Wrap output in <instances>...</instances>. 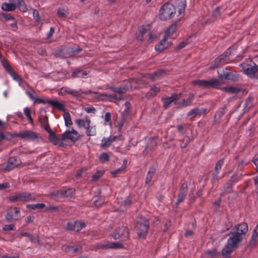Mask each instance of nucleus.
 <instances>
[{
  "instance_id": "1",
  "label": "nucleus",
  "mask_w": 258,
  "mask_h": 258,
  "mask_svg": "<svg viewBox=\"0 0 258 258\" xmlns=\"http://www.w3.org/2000/svg\"><path fill=\"white\" fill-rule=\"evenodd\" d=\"M248 231V225L246 223L242 222L238 224L229 233L227 241L228 244L238 246L239 243L242 241Z\"/></svg>"
},
{
  "instance_id": "2",
  "label": "nucleus",
  "mask_w": 258,
  "mask_h": 258,
  "mask_svg": "<svg viewBox=\"0 0 258 258\" xmlns=\"http://www.w3.org/2000/svg\"><path fill=\"white\" fill-rule=\"evenodd\" d=\"M109 89L114 93L113 94L103 93L100 94V97L103 100L117 103L118 101L124 99L123 94L128 89V87L122 86L118 87H110Z\"/></svg>"
},
{
  "instance_id": "3",
  "label": "nucleus",
  "mask_w": 258,
  "mask_h": 258,
  "mask_svg": "<svg viewBox=\"0 0 258 258\" xmlns=\"http://www.w3.org/2000/svg\"><path fill=\"white\" fill-rule=\"evenodd\" d=\"M244 74L250 78L258 79V66L251 60H246L239 64Z\"/></svg>"
},
{
  "instance_id": "4",
  "label": "nucleus",
  "mask_w": 258,
  "mask_h": 258,
  "mask_svg": "<svg viewBox=\"0 0 258 258\" xmlns=\"http://www.w3.org/2000/svg\"><path fill=\"white\" fill-rule=\"evenodd\" d=\"M176 13V9L172 4L166 3L160 9L159 17L161 20H167L173 17Z\"/></svg>"
},
{
  "instance_id": "5",
  "label": "nucleus",
  "mask_w": 258,
  "mask_h": 258,
  "mask_svg": "<svg viewBox=\"0 0 258 258\" xmlns=\"http://www.w3.org/2000/svg\"><path fill=\"white\" fill-rule=\"evenodd\" d=\"M230 48H229L226 51L222 54L220 55L217 57L211 63L210 66V69L212 70L218 67L221 64H224L227 63L229 61V57L230 55L229 52Z\"/></svg>"
},
{
  "instance_id": "6",
  "label": "nucleus",
  "mask_w": 258,
  "mask_h": 258,
  "mask_svg": "<svg viewBox=\"0 0 258 258\" xmlns=\"http://www.w3.org/2000/svg\"><path fill=\"white\" fill-rule=\"evenodd\" d=\"M113 238L120 241H125L129 237V232L126 226H121L115 229L112 234Z\"/></svg>"
},
{
  "instance_id": "7",
  "label": "nucleus",
  "mask_w": 258,
  "mask_h": 258,
  "mask_svg": "<svg viewBox=\"0 0 258 258\" xmlns=\"http://www.w3.org/2000/svg\"><path fill=\"white\" fill-rule=\"evenodd\" d=\"M21 217L20 209L17 207H11L9 209L5 215V219L8 222L18 220Z\"/></svg>"
},
{
  "instance_id": "8",
  "label": "nucleus",
  "mask_w": 258,
  "mask_h": 258,
  "mask_svg": "<svg viewBox=\"0 0 258 258\" xmlns=\"http://www.w3.org/2000/svg\"><path fill=\"white\" fill-rule=\"evenodd\" d=\"M17 137L29 142H33L38 139L37 134L31 130L21 132L17 135Z\"/></svg>"
},
{
  "instance_id": "9",
  "label": "nucleus",
  "mask_w": 258,
  "mask_h": 258,
  "mask_svg": "<svg viewBox=\"0 0 258 258\" xmlns=\"http://www.w3.org/2000/svg\"><path fill=\"white\" fill-rule=\"evenodd\" d=\"M149 227V222L145 220L143 222H138L136 225V230L138 235L140 238H145L148 233Z\"/></svg>"
},
{
  "instance_id": "10",
  "label": "nucleus",
  "mask_w": 258,
  "mask_h": 258,
  "mask_svg": "<svg viewBox=\"0 0 258 258\" xmlns=\"http://www.w3.org/2000/svg\"><path fill=\"white\" fill-rule=\"evenodd\" d=\"M137 38L138 40L140 41L147 40L149 42H150L152 39L151 32L145 27L142 26L139 29V32L137 35Z\"/></svg>"
},
{
  "instance_id": "11",
  "label": "nucleus",
  "mask_w": 258,
  "mask_h": 258,
  "mask_svg": "<svg viewBox=\"0 0 258 258\" xmlns=\"http://www.w3.org/2000/svg\"><path fill=\"white\" fill-rule=\"evenodd\" d=\"M48 134V140L52 144L57 145L59 147H63L65 145L64 143V141L65 140L62 138V134L57 135L52 131Z\"/></svg>"
},
{
  "instance_id": "12",
  "label": "nucleus",
  "mask_w": 258,
  "mask_h": 258,
  "mask_svg": "<svg viewBox=\"0 0 258 258\" xmlns=\"http://www.w3.org/2000/svg\"><path fill=\"white\" fill-rule=\"evenodd\" d=\"M34 103H37V104L48 103L50 105H51V106H52L55 108H57V109H58L60 110H61V111L64 110V105L62 103L58 102V101L52 100L50 99L44 100L42 98L36 97L34 100Z\"/></svg>"
},
{
  "instance_id": "13",
  "label": "nucleus",
  "mask_w": 258,
  "mask_h": 258,
  "mask_svg": "<svg viewBox=\"0 0 258 258\" xmlns=\"http://www.w3.org/2000/svg\"><path fill=\"white\" fill-rule=\"evenodd\" d=\"M75 189L72 188L67 189L58 190L50 194V196L54 198H65L71 197L75 193Z\"/></svg>"
},
{
  "instance_id": "14",
  "label": "nucleus",
  "mask_w": 258,
  "mask_h": 258,
  "mask_svg": "<svg viewBox=\"0 0 258 258\" xmlns=\"http://www.w3.org/2000/svg\"><path fill=\"white\" fill-rule=\"evenodd\" d=\"M21 163L20 159L16 157H10L7 162L6 165L4 167V170L5 171H10L17 166L20 165Z\"/></svg>"
},
{
  "instance_id": "15",
  "label": "nucleus",
  "mask_w": 258,
  "mask_h": 258,
  "mask_svg": "<svg viewBox=\"0 0 258 258\" xmlns=\"http://www.w3.org/2000/svg\"><path fill=\"white\" fill-rule=\"evenodd\" d=\"M62 138L64 140H70L72 142H76L80 138V135L78 132L72 129V131H66L62 134Z\"/></svg>"
},
{
  "instance_id": "16",
  "label": "nucleus",
  "mask_w": 258,
  "mask_h": 258,
  "mask_svg": "<svg viewBox=\"0 0 258 258\" xmlns=\"http://www.w3.org/2000/svg\"><path fill=\"white\" fill-rule=\"evenodd\" d=\"M181 96V94L173 93L170 97L162 98L161 100L163 102V107L167 109L171 104L175 100H178Z\"/></svg>"
},
{
  "instance_id": "17",
  "label": "nucleus",
  "mask_w": 258,
  "mask_h": 258,
  "mask_svg": "<svg viewBox=\"0 0 258 258\" xmlns=\"http://www.w3.org/2000/svg\"><path fill=\"white\" fill-rule=\"evenodd\" d=\"M222 84V81L220 79L217 78H212L207 80V88H212L221 90V85Z\"/></svg>"
},
{
  "instance_id": "18",
  "label": "nucleus",
  "mask_w": 258,
  "mask_h": 258,
  "mask_svg": "<svg viewBox=\"0 0 258 258\" xmlns=\"http://www.w3.org/2000/svg\"><path fill=\"white\" fill-rule=\"evenodd\" d=\"M238 246L234 245H229L228 244V241H227L226 244L225 245L224 247L222 250V254L223 256V258H231L230 254L234 249H235Z\"/></svg>"
},
{
  "instance_id": "19",
  "label": "nucleus",
  "mask_w": 258,
  "mask_h": 258,
  "mask_svg": "<svg viewBox=\"0 0 258 258\" xmlns=\"http://www.w3.org/2000/svg\"><path fill=\"white\" fill-rule=\"evenodd\" d=\"M227 111V109L226 106H223L219 108L217 111L216 112L214 116V123L217 124L219 123L223 116V115L226 113Z\"/></svg>"
},
{
  "instance_id": "20",
  "label": "nucleus",
  "mask_w": 258,
  "mask_h": 258,
  "mask_svg": "<svg viewBox=\"0 0 258 258\" xmlns=\"http://www.w3.org/2000/svg\"><path fill=\"white\" fill-rule=\"evenodd\" d=\"M117 136H110L108 138H103L100 143V147L102 148L106 149L108 148L111 143L117 140Z\"/></svg>"
},
{
  "instance_id": "21",
  "label": "nucleus",
  "mask_w": 258,
  "mask_h": 258,
  "mask_svg": "<svg viewBox=\"0 0 258 258\" xmlns=\"http://www.w3.org/2000/svg\"><path fill=\"white\" fill-rule=\"evenodd\" d=\"M219 77L221 79L224 78L226 80H229L232 81H237L238 79L239 75L235 72H224L223 74L219 75Z\"/></svg>"
},
{
  "instance_id": "22",
  "label": "nucleus",
  "mask_w": 258,
  "mask_h": 258,
  "mask_svg": "<svg viewBox=\"0 0 258 258\" xmlns=\"http://www.w3.org/2000/svg\"><path fill=\"white\" fill-rule=\"evenodd\" d=\"M207 110L205 108L200 109L199 108H195L191 109L187 113V116L190 117L191 118H195L197 115L201 114H205Z\"/></svg>"
},
{
  "instance_id": "23",
  "label": "nucleus",
  "mask_w": 258,
  "mask_h": 258,
  "mask_svg": "<svg viewBox=\"0 0 258 258\" xmlns=\"http://www.w3.org/2000/svg\"><path fill=\"white\" fill-rule=\"evenodd\" d=\"M224 164L223 159H221L217 161L216 163L215 167V170L214 173L212 174V181L214 182L217 180H218V175L220 170H221L222 166Z\"/></svg>"
},
{
  "instance_id": "24",
  "label": "nucleus",
  "mask_w": 258,
  "mask_h": 258,
  "mask_svg": "<svg viewBox=\"0 0 258 258\" xmlns=\"http://www.w3.org/2000/svg\"><path fill=\"white\" fill-rule=\"evenodd\" d=\"M75 122L77 124L78 128H86L88 124H91V121L88 117V116H85V118H79L75 120Z\"/></svg>"
},
{
  "instance_id": "25",
  "label": "nucleus",
  "mask_w": 258,
  "mask_h": 258,
  "mask_svg": "<svg viewBox=\"0 0 258 258\" xmlns=\"http://www.w3.org/2000/svg\"><path fill=\"white\" fill-rule=\"evenodd\" d=\"M22 196V202H30L35 201L36 195L33 193L28 192H21Z\"/></svg>"
},
{
  "instance_id": "26",
  "label": "nucleus",
  "mask_w": 258,
  "mask_h": 258,
  "mask_svg": "<svg viewBox=\"0 0 258 258\" xmlns=\"http://www.w3.org/2000/svg\"><path fill=\"white\" fill-rule=\"evenodd\" d=\"M9 2H14L16 9L18 8L21 11L25 12L27 11V7L24 0H9Z\"/></svg>"
},
{
  "instance_id": "27",
  "label": "nucleus",
  "mask_w": 258,
  "mask_h": 258,
  "mask_svg": "<svg viewBox=\"0 0 258 258\" xmlns=\"http://www.w3.org/2000/svg\"><path fill=\"white\" fill-rule=\"evenodd\" d=\"M39 122L41 125V126L48 133L51 132L52 130L50 129L49 124L48 123V117L45 115L44 117H39Z\"/></svg>"
},
{
  "instance_id": "28",
  "label": "nucleus",
  "mask_w": 258,
  "mask_h": 258,
  "mask_svg": "<svg viewBox=\"0 0 258 258\" xmlns=\"http://www.w3.org/2000/svg\"><path fill=\"white\" fill-rule=\"evenodd\" d=\"M10 3L5 2L2 4L1 8L5 11H13L16 9L15 2H10Z\"/></svg>"
},
{
  "instance_id": "29",
  "label": "nucleus",
  "mask_w": 258,
  "mask_h": 258,
  "mask_svg": "<svg viewBox=\"0 0 258 258\" xmlns=\"http://www.w3.org/2000/svg\"><path fill=\"white\" fill-rule=\"evenodd\" d=\"M167 39V38L166 37V36H164V38L160 41V43L158 45H155V49L156 50L162 51L165 48H167L169 45L165 43Z\"/></svg>"
},
{
  "instance_id": "30",
  "label": "nucleus",
  "mask_w": 258,
  "mask_h": 258,
  "mask_svg": "<svg viewBox=\"0 0 258 258\" xmlns=\"http://www.w3.org/2000/svg\"><path fill=\"white\" fill-rule=\"evenodd\" d=\"M160 88L159 87L154 85L153 86L150 90L146 93V97L149 98L156 96L157 93L160 91Z\"/></svg>"
},
{
  "instance_id": "31",
  "label": "nucleus",
  "mask_w": 258,
  "mask_h": 258,
  "mask_svg": "<svg viewBox=\"0 0 258 258\" xmlns=\"http://www.w3.org/2000/svg\"><path fill=\"white\" fill-rule=\"evenodd\" d=\"M87 74V71H83L82 70L77 68L73 71L72 77L73 78H85Z\"/></svg>"
},
{
  "instance_id": "32",
  "label": "nucleus",
  "mask_w": 258,
  "mask_h": 258,
  "mask_svg": "<svg viewBox=\"0 0 258 258\" xmlns=\"http://www.w3.org/2000/svg\"><path fill=\"white\" fill-rule=\"evenodd\" d=\"M85 129L87 136H94L96 135L97 131L96 125H91L90 124H88Z\"/></svg>"
},
{
  "instance_id": "33",
  "label": "nucleus",
  "mask_w": 258,
  "mask_h": 258,
  "mask_svg": "<svg viewBox=\"0 0 258 258\" xmlns=\"http://www.w3.org/2000/svg\"><path fill=\"white\" fill-rule=\"evenodd\" d=\"M194 99V95L192 93H190L187 99H183L182 100L181 106L182 107H187L190 106Z\"/></svg>"
},
{
  "instance_id": "34",
  "label": "nucleus",
  "mask_w": 258,
  "mask_h": 258,
  "mask_svg": "<svg viewBox=\"0 0 258 258\" xmlns=\"http://www.w3.org/2000/svg\"><path fill=\"white\" fill-rule=\"evenodd\" d=\"M156 169L154 167H151L150 168L148 173H147V176H146V183L147 184H149L153 176H154L155 173H156Z\"/></svg>"
},
{
  "instance_id": "35",
  "label": "nucleus",
  "mask_w": 258,
  "mask_h": 258,
  "mask_svg": "<svg viewBox=\"0 0 258 258\" xmlns=\"http://www.w3.org/2000/svg\"><path fill=\"white\" fill-rule=\"evenodd\" d=\"M165 74V71L163 70H158L157 71L154 72L149 75V78L152 80H156L159 79L163 75Z\"/></svg>"
},
{
  "instance_id": "36",
  "label": "nucleus",
  "mask_w": 258,
  "mask_h": 258,
  "mask_svg": "<svg viewBox=\"0 0 258 258\" xmlns=\"http://www.w3.org/2000/svg\"><path fill=\"white\" fill-rule=\"evenodd\" d=\"M220 90L226 91L230 94H237L241 91L240 89L234 87H221Z\"/></svg>"
},
{
  "instance_id": "37",
  "label": "nucleus",
  "mask_w": 258,
  "mask_h": 258,
  "mask_svg": "<svg viewBox=\"0 0 258 258\" xmlns=\"http://www.w3.org/2000/svg\"><path fill=\"white\" fill-rule=\"evenodd\" d=\"M254 98L252 97H248L245 101L244 111L247 112L252 106V102Z\"/></svg>"
},
{
  "instance_id": "38",
  "label": "nucleus",
  "mask_w": 258,
  "mask_h": 258,
  "mask_svg": "<svg viewBox=\"0 0 258 258\" xmlns=\"http://www.w3.org/2000/svg\"><path fill=\"white\" fill-rule=\"evenodd\" d=\"M103 246L104 247L114 249L122 247V244L119 242H108Z\"/></svg>"
},
{
  "instance_id": "39",
  "label": "nucleus",
  "mask_w": 258,
  "mask_h": 258,
  "mask_svg": "<svg viewBox=\"0 0 258 258\" xmlns=\"http://www.w3.org/2000/svg\"><path fill=\"white\" fill-rule=\"evenodd\" d=\"M27 208L28 209H31V210H36V209H39L41 210L44 208H45V205L44 203H38L36 204H30L28 205L27 206Z\"/></svg>"
},
{
  "instance_id": "40",
  "label": "nucleus",
  "mask_w": 258,
  "mask_h": 258,
  "mask_svg": "<svg viewBox=\"0 0 258 258\" xmlns=\"http://www.w3.org/2000/svg\"><path fill=\"white\" fill-rule=\"evenodd\" d=\"M258 238V233L253 231L251 238L249 240V244L251 246H254L256 245Z\"/></svg>"
},
{
  "instance_id": "41",
  "label": "nucleus",
  "mask_w": 258,
  "mask_h": 258,
  "mask_svg": "<svg viewBox=\"0 0 258 258\" xmlns=\"http://www.w3.org/2000/svg\"><path fill=\"white\" fill-rule=\"evenodd\" d=\"M207 80H196L194 81L192 84L194 86H199L203 88H207Z\"/></svg>"
},
{
  "instance_id": "42",
  "label": "nucleus",
  "mask_w": 258,
  "mask_h": 258,
  "mask_svg": "<svg viewBox=\"0 0 258 258\" xmlns=\"http://www.w3.org/2000/svg\"><path fill=\"white\" fill-rule=\"evenodd\" d=\"M9 200L11 202H22L21 193L18 192L10 196Z\"/></svg>"
},
{
  "instance_id": "43",
  "label": "nucleus",
  "mask_w": 258,
  "mask_h": 258,
  "mask_svg": "<svg viewBox=\"0 0 258 258\" xmlns=\"http://www.w3.org/2000/svg\"><path fill=\"white\" fill-rule=\"evenodd\" d=\"M21 235L28 237L33 242H36L38 241V237L37 235H33L28 232H22Z\"/></svg>"
},
{
  "instance_id": "44",
  "label": "nucleus",
  "mask_w": 258,
  "mask_h": 258,
  "mask_svg": "<svg viewBox=\"0 0 258 258\" xmlns=\"http://www.w3.org/2000/svg\"><path fill=\"white\" fill-rule=\"evenodd\" d=\"M176 27L177 25L175 23L171 25V26H170L167 29V30L165 31V36H166V37L168 38V37L169 35L172 34L175 31Z\"/></svg>"
},
{
  "instance_id": "45",
  "label": "nucleus",
  "mask_w": 258,
  "mask_h": 258,
  "mask_svg": "<svg viewBox=\"0 0 258 258\" xmlns=\"http://www.w3.org/2000/svg\"><path fill=\"white\" fill-rule=\"evenodd\" d=\"M9 74L11 75V76L13 78V79L14 80L19 83V85H21V83L23 82V79L20 77L19 75H18L17 74L14 72L13 70L11 71V72Z\"/></svg>"
},
{
  "instance_id": "46",
  "label": "nucleus",
  "mask_w": 258,
  "mask_h": 258,
  "mask_svg": "<svg viewBox=\"0 0 258 258\" xmlns=\"http://www.w3.org/2000/svg\"><path fill=\"white\" fill-rule=\"evenodd\" d=\"M218 255V253L215 249L208 250L205 253V256H208V258H216Z\"/></svg>"
},
{
  "instance_id": "47",
  "label": "nucleus",
  "mask_w": 258,
  "mask_h": 258,
  "mask_svg": "<svg viewBox=\"0 0 258 258\" xmlns=\"http://www.w3.org/2000/svg\"><path fill=\"white\" fill-rule=\"evenodd\" d=\"M187 190V183L186 182H183L180 187L179 192L178 194L186 196Z\"/></svg>"
},
{
  "instance_id": "48",
  "label": "nucleus",
  "mask_w": 258,
  "mask_h": 258,
  "mask_svg": "<svg viewBox=\"0 0 258 258\" xmlns=\"http://www.w3.org/2000/svg\"><path fill=\"white\" fill-rule=\"evenodd\" d=\"M86 224L83 222L76 221L75 226V231L79 232L83 228H85Z\"/></svg>"
},
{
  "instance_id": "49",
  "label": "nucleus",
  "mask_w": 258,
  "mask_h": 258,
  "mask_svg": "<svg viewBox=\"0 0 258 258\" xmlns=\"http://www.w3.org/2000/svg\"><path fill=\"white\" fill-rule=\"evenodd\" d=\"M65 124L67 126H69L73 124L71 115L68 112H66L63 115Z\"/></svg>"
},
{
  "instance_id": "50",
  "label": "nucleus",
  "mask_w": 258,
  "mask_h": 258,
  "mask_svg": "<svg viewBox=\"0 0 258 258\" xmlns=\"http://www.w3.org/2000/svg\"><path fill=\"white\" fill-rule=\"evenodd\" d=\"M63 249H68L69 250L73 249L75 252L79 251L82 249V247L81 245H76L74 246H66L65 245L62 246Z\"/></svg>"
},
{
  "instance_id": "51",
  "label": "nucleus",
  "mask_w": 258,
  "mask_h": 258,
  "mask_svg": "<svg viewBox=\"0 0 258 258\" xmlns=\"http://www.w3.org/2000/svg\"><path fill=\"white\" fill-rule=\"evenodd\" d=\"M99 160L102 163L108 161L109 160V154L106 152L102 153L99 157Z\"/></svg>"
},
{
  "instance_id": "52",
  "label": "nucleus",
  "mask_w": 258,
  "mask_h": 258,
  "mask_svg": "<svg viewBox=\"0 0 258 258\" xmlns=\"http://www.w3.org/2000/svg\"><path fill=\"white\" fill-rule=\"evenodd\" d=\"M181 143L180 144V147L182 148H185L190 142V138L187 136H185L183 139L181 140Z\"/></svg>"
},
{
  "instance_id": "53",
  "label": "nucleus",
  "mask_w": 258,
  "mask_h": 258,
  "mask_svg": "<svg viewBox=\"0 0 258 258\" xmlns=\"http://www.w3.org/2000/svg\"><path fill=\"white\" fill-rule=\"evenodd\" d=\"M242 177V174H240L239 175L234 174L232 176V177L228 181L230 182V183H232V184L234 185L235 183L240 180Z\"/></svg>"
},
{
  "instance_id": "54",
  "label": "nucleus",
  "mask_w": 258,
  "mask_h": 258,
  "mask_svg": "<svg viewBox=\"0 0 258 258\" xmlns=\"http://www.w3.org/2000/svg\"><path fill=\"white\" fill-rule=\"evenodd\" d=\"M84 93V91L81 89L78 90L73 89L70 94L75 97H78L81 96Z\"/></svg>"
},
{
  "instance_id": "55",
  "label": "nucleus",
  "mask_w": 258,
  "mask_h": 258,
  "mask_svg": "<svg viewBox=\"0 0 258 258\" xmlns=\"http://www.w3.org/2000/svg\"><path fill=\"white\" fill-rule=\"evenodd\" d=\"M180 5H179L180 8L178 9V13L179 15H180L181 13L184 12L186 6V3L185 0H180Z\"/></svg>"
},
{
  "instance_id": "56",
  "label": "nucleus",
  "mask_w": 258,
  "mask_h": 258,
  "mask_svg": "<svg viewBox=\"0 0 258 258\" xmlns=\"http://www.w3.org/2000/svg\"><path fill=\"white\" fill-rule=\"evenodd\" d=\"M1 62L3 67L6 69V71L8 73H9L11 72V71L12 70V69H11L8 62L5 59H4L1 60Z\"/></svg>"
},
{
  "instance_id": "57",
  "label": "nucleus",
  "mask_w": 258,
  "mask_h": 258,
  "mask_svg": "<svg viewBox=\"0 0 258 258\" xmlns=\"http://www.w3.org/2000/svg\"><path fill=\"white\" fill-rule=\"evenodd\" d=\"M104 173V172L101 171H97L92 176V179L93 181L97 180Z\"/></svg>"
},
{
  "instance_id": "58",
  "label": "nucleus",
  "mask_w": 258,
  "mask_h": 258,
  "mask_svg": "<svg viewBox=\"0 0 258 258\" xmlns=\"http://www.w3.org/2000/svg\"><path fill=\"white\" fill-rule=\"evenodd\" d=\"M125 108L122 113L124 115H128L130 113V109L131 108V103L130 102L127 101L124 103Z\"/></svg>"
},
{
  "instance_id": "59",
  "label": "nucleus",
  "mask_w": 258,
  "mask_h": 258,
  "mask_svg": "<svg viewBox=\"0 0 258 258\" xmlns=\"http://www.w3.org/2000/svg\"><path fill=\"white\" fill-rule=\"evenodd\" d=\"M2 229L4 231L15 230V227L14 225L13 224H11L9 225H5L3 227Z\"/></svg>"
},
{
  "instance_id": "60",
  "label": "nucleus",
  "mask_w": 258,
  "mask_h": 258,
  "mask_svg": "<svg viewBox=\"0 0 258 258\" xmlns=\"http://www.w3.org/2000/svg\"><path fill=\"white\" fill-rule=\"evenodd\" d=\"M220 7L216 8L212 13V17L214 18V20L217 19V18L220 16Z\"/></svg>"
},
{
  "instance_id": "61",
  "label": "nucleus",
  "mask_w": 258,
  "mask_h": 258,
  "mask_svg": "<svg viewBox=\"0 0 258 258\" xmlns=\"http://www.w3.org/2000/svg\"><path fill=\"white\" fill-rule=\"evenodd\" d=\"M233 185V184L232 183H230V182L228 181L224 186V190L226 192H230L232 191V187Z\"/></svg>"
},
{
  "instance_id": "62",
  "label": "nucleus",
  "mask_w": 258,
  "mask_h": 258,
  "mask_svg": "<svg viewBox=\"0 0 258 258\" xmlns=\"http://www.w3.org/2000/svg\"><path fill=\"white\" fill-rule=\"evenodd\" d=\"M66 12V11L64 9H58L57 10V14L60 18H66L67 16Z\"/></svg>"
},
{
  "instance_id": "63",
  "label": "nucleus",
  "mask_w": 258,
  "mask_h": 258,
  "mask_svg": "<svg viewBox=\"0 0 258 258\" xmlns=\"http://www.w3.org/2000/svg\"><path fill=\"white\" fill-rule=\"evenodd\" d=\"M84 110L85 111H86L88 113H95V111H96V109L93 107V106H90V107H86L84 108Z\"/></svg>"
},
{
  "instance_id": "64",
  "label": "nucleus",
  "mask_w": 258,
  "mask_h": 258,
  "mask_svg": "<svg viewBox=\"0 0 258 258\" xmlns=\"http://www.w3.org/2000/svg\"><path fill=\"white\" fill-rule=\"evenodd\" d=\"M73 89L67 87H63L61 88V91L62 93H66L70 94Z\"/></svg>"
}]
</instances>
